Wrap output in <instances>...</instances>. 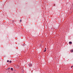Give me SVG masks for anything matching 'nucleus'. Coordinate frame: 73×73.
Wrapping results in <instances>:
<instances>
[{
	"label": "nucleus",
	"mask_w": 73,
	"mask_h": 73,
	"mask_svg": "<svg viewBox=\"0 0 73 73\" xmlns=\"http://www.w3.org/2000/svg\"><path fill=\"white\" fill-rule=\"evenodd\" d=\"M32 66V65L31 64H30L29 65V66Z\"/></svg>",
	"instance_id": "f257e3e1"
},
{
	"label": "nucleus",
	"mask_w": 73,
	"mask_h": 73,
	"mask_svg": "<svg viewBox=\"0 0 73 73\" xmlns=\"http://www.w3.org/2000/svg\"><path fill=\"white\" fill-rule=\"evenodd\" d=\"M69 44H72V42H69Z\"/></svg>",
	"instance_id": "f03ea898"
},
{
	"label": "nucleus",
	"mask_w": 73,
	"mask_h": 73,
	"mask_svg": "<svg viewBox=\"0 0 73 73\" xmlns=\"http://www.w3.org/2000/svg\"><path fill=\"white\" fill-rule=\"evenodd\" d=\"M46 50L45 49L44 50V52H46Z\"/></svg>",
	"instance_id": "0eeeda50"
},
{
	"label": "nucleus",
	"mask_w": 73,
	"mask_h": 73,
	"mask_svg": "<svg viewBox=\"0 0 73 73\" xmlns=\"http://www.w3.org/2000/svg\"><path fill=\"white\" fill-rule=\"evenodd\" d=\"M11 62H12V61H11V60L9 62H10V63H11Z\"/></svg>",
	"instance_id": "1a4fd4ad"
},
{
	"label": "nucleus",
	"mask_w": 73,
	"mask_h": 73,
	"mask_svg": "<svg viewBox=\"0 0 73 73\" xmlns=\"http://www.w3.org/2000/svg\"><path fill=\"white\" fill-rule=\"evenodd\" d=\"M11 70H13V68H11Z\"/></svg>",
	"instance_id": "7ed1b4c3"
},
{
	"label": "nucleus",
	"mask_w": 73,
	"mask_h": 73,
	"mask_svg": "<svg viewBox=\"0 0 73 73\" xmlns=\"http://www.w3.org/2000/svg\"><path fill=\"white\" fill-rule=\"evenodd\" d=\"M45 49H46V48H45Z\"/></svg>",
	"instance_id": "9b49d317"
},
{
	"label": "nucleus",
	"mask_w": 73,
	"mask_h": 73,
	"mask_svg": "<svg viewBox=\"0 0 73 73\" xmlns=\"http://www.w3.org/2000/svg\"><path fill=\"white\" fill-rule=\"evenodd\" d=\"M72 67H73V66H72Z\"/></svg>",
	"instance_id": "f8f14e48"
},
{
	"label": "nucleus",
	"mask_w": 73,
	"mask_h": 73,
	"mask_svg": "<svg viewBox=\"0 0 73 73\" xmlns=\"http://www.w3.org/2000/svg\"><path fill=\"white\" fill-rule=\"evenodd\" d=\"M72 66H71V68H72Z\"/></svg>",
	"instance_id": "9d476101"
},
{
	"label": "nucleus",
	"mask_w": 73,
	"mask_h": 73,
	"mask_svg": "<svg viewBox=\"0 0 73 73\" xmlns=\"http://www.w3.org/2000/svg\"><path fill=\"white\" fill-rule=\"evenodd\" d=\"M71 52H73V50H71Z\"/></svg>",
	"instance_id": "6e6552de"
},
{
	"label": "nucleus",
	"mask_w": 73,
	"mask_h": 73,
	"mask_svg": "<svg viewBox=\"0 0 73 73\" xmlns=\"http://www.w3.org/2000/svg\"><path fill=\"white\" fill-rule=\"evenodd\" d=\"M7 69H8V70H9L10 69V68H8Z\"/></svg>",
	"instance_id": "423d86ee"
},
{
	"label": "nucleus",
	"mask_w": 73,
	"mask_h": 73,
	"mask_svg": "<svg viewBox=\"0 0 73 73\" xmlns=\"http://www.w3.org/2000/svg\"><path fill=\"white\" fill-rule=\"evenodd\" d=\"M21 21H22V20L21 19L20 20V22H21Z\"/></svg>",
	"instance_id": "20e7f679"
},
{
	"label": "nucleus",
	"mask_w": 73,
	"mask_h": 73,
	"mask_svg": "<svg viewBox=\"0 0 73 73\" xmlns=\"http://www.w3.org/2000/svg\"><path fill=\"white\" fill-rule=\"evenodd\" d=\"M7 62H9V60H7Z\"/></svg>",
	"instance_id": "39448f33"
}]
</instances>
